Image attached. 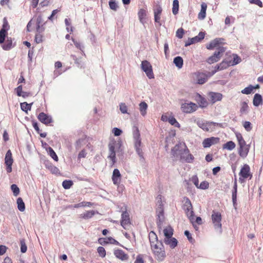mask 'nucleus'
Here are the masks:
<instances>
[{
    "instance_id": "46",
    "label": "nucleus",
    "mask_w": 263,
    "mask_h": 263,
    "mask_svg": "<svg viewBox=\"0 0 263 263\" xmlns=\"http://www.w3.org/2000/svg\"><path fill=\"white\" fill-rule=\"evenodd\" d=\"M253 90V86L250 85L249 86L246 87L241 90V93L243 94L249 95L250 94Z\"/></svg>"
},
{
    "instance_id": "28",
    "label": "nucleus",
    "mask_w": 263,
    "mask_h": 263,
    "mask_svg": "<svg viewBox=\"0 0 263 263\" xmlns=\"http://www.w3.org/2000/svg\"><path fill=\"white\" fill-rule=\"evenodd\" d=\"M45 166L49 170L52 174H57L59 173V168L55 166L54 165H52L49 162H47L45 163Z\"/></svg>"
},
{
    "instance_id": "41",
    "label": "nucleus",
    "mask_w": 263,
    "mask_h": 263,
    "mask_svg": "<svg viewBox=\"0 0 263 263\" xmlns=\"http://www.w3.org/2000/svg\"><path fill=\"white\" fill-rule=\"evenodd\" d=\"M231 61L223 60L219 65L221 68V70H223L227 68L228 67L231 66Z\"/></svg>"
},
{
    "instance_id": "14",
    "label": "nucleus",
    "mask_w": 263,
    "mask_h": 263,
    "mask_svg": "<svg viewBox=\"0 0 263 263\" xmlns=\"http://www.w3.org/2000/svg\"><path fill=\"white\" fill-rule=\"evenodd\" d=\"M130 223L129 215L127 211H124L121 215V225L124 229H126V226Z\"/></svg>"
},
{
    "instance_id": "4",
    "label": "nucleus",
    "mask_w": 263,
    "mask_h": 263,
    "mask_svg": "<svg viewBox=\"0 0 263 263\" xmlns=\"http://www.w3.org/2000/svg\"><path fill=\"white\" fill-rule=\"evenodd\" d=\"M226 48L222 46H219L217 50L214 53V54L210 57L207 59V62L210 64H213L218 62L222 56V54L224 52Z\"/></svg>"
},
{
    "instance_id": "10",
    "label": "nucleus",
    "mask_w": 263,
    "mask_h": 263,
    "mask_svg": "<svg viewBox=\"0 0 263 263\" xmlns=\"http://www.w3.org/2000/svg\"><path fill=\"white\" fill-rule=\"evenodd\" d=\"M37 119L40 122L45 125H48L53 122L52 117L43 112L39 114Z\"/></svg>"
},
{
    "instance_id": "43",
    "label": "nucleus",
    "mask_w": 263,
    "mask_h": 263,
    "mask_svg": "<svg viewBox=\"0 0 263 263\" xmlns=\"http://www.w3.org/2000/svg\"><path fill=\"white\" fill-rule=\"evenodd\" d=\"M149 239L150 243H155V241H158V237L156 233L153 232L151 231L149 234Z\"/></svg>"
},
{
    "instance_id": "9",
    "label": "nucleus",
    "mask_w": 263,
    "mask_h": 263,
    "mask_svg": "<svg viewBox=\"0 0 263 263\" xmlns=\"http://www.w3.org/2000/svg\"><path fill=\"white\" fill-rule=\"evenodd\" d=\"M46 22V21H44L41 15H39L36 20V31L43 32L45 30V25Z\"/></svg>"
},
{
    "instance_id": "15",
    "label": "nucleus",
    "mask_w": 263,
    "mask_h": 263,
    "mask_svg": "<svg viewBox=\"0 0 263 263\" xmlns=\"http://www.w3.org/2000/svg\"><path fill=\"white\" fill-rule=\"evenodd\" d=\"M210 100L212 104L220 101L222 98V95L219 92H210L209 93Z\"/></svg>"
},
{
    "instance_id": "61",
    "label": "nucleus",
    "mask_w": 263,
    "mask_h": 263,
    "mask_svg": "<svg viewBox=\"0 0 263 263\" xmlns=\"http://www.w3.org/2000/svg\"><path fill=\"white\" fill-rule=\"evenodd\" d=\"M243 126L245 129L248 132H250L252 128L251 126V123L249 121H245L243 123Z\"/></svg>"
},
{
    "instance_id": "45",
    "label": "nucleus",
    "mask_w": 263,
    "mask_h": 263,
    "mask_svg": "<svg viewBox=\"0 0 263 263\" xmlns=\"http://www.w3.org/2000/svg\"><path fill=\"white\" fill-rule=\"evenodd\" d=\"M241 61V58L237 54H233V60L231 65L234 66L239 64Z\"/></svg>"
},
{
    "instance_id": "49",
    "label": "nucleus",
    "mask_w": 263,
    "mask_h": 263,
    "mask_svg": "<svg viewBox=\"0 0 263 263\" xmlns=\"http://www.w3.org/2000/svg\"><path fill=\"white\" fill-rule=\"evenodd\" d=\"M138 17H139V20L140 21V22L141 23H143V19L146 16V12L143 9H141L138 13Z\"/></svg>"
},
{
    "instance_id": "56",
    "label": "nucleus",
    "mask_w": 263,
    "mask_h": 263,
    "mask_svg": "<svg viewBox=\"0 0 263 263\" xmlns=\"http://www.w3.org/2000/svg\"><path fill=\"white\" fill-rule=\"evenodd\" d=\"M203 147L208 148L210 147L212 145L211 140L209 138H205L204 139L202 142Z\"/></svg>"
},
{
    "instance_id": "24",
    "label": "nucleus",
    "mask_w": 263,
    "mask_h": 263,
    "mask_svg": "<svg viewBox=\"0 0 263 263\" xmlns=\"http://www.w3.org/2000/svg\"><path fill=\"white\" fill-rule=\"evenodd\" d=\"M183 210L185 211V213L190 219L191 222L193 224L194 222L195 215L193 209L187 208L183 209Z\"/></svg>"
},
{
    "instance_id": "11",
    "label": "nucleus",
    "mask_w": 263,
    "mask_h": 263,
    "mask_svg": "<svg viewBox=\"0 0 263 263\" xmlns=\"http://www.w3.org/2000/svg\"><path fill=\"white\" fill-rule=\"evenodd\" d=\"M239 146L238 154L239 156L242 158H246L249 152L250 145H247L246 143L245 144H242V145L240 144Z\"/></svg>"
},
{
    "instance_id": "13",
    "label": "nucleus",
    "mask_w": 263,
    "mask_h": 263,
    "mask_svg": "<svg viewBox=\"0 0 263 263\" xmlns=\"http://www.w3.org/2000/svg\"><path fill=\"white\" fill-rule=\"evenodd\" d=\"M250 166L248 164H245L241 168L239 174L244 179H246L249 176H250L251 179L252 176L250 174Z\"/></svg>"
},
{
    "instance_id": "40",
    "label": "nucleus",
    "mask_w": 263,
    "mask_h": 263,
    "mask_svg": "<svg viewBox=\"0 0 263 263\" xmlns=\"http://www.w3.org/2000/svg\"><path fill=\"white\" fill-rule=\"evenodd\" d=\"M199 105L201 107H205L208 105V102L205 98L199 95L198 99L197 100Z\"/></svg>"
},
{
    "instance_id": "33",
    "label": "nucleus",
    "mask_w": 263,
    "mask_h": 263,
    "mask_svg": "<svg viewBox=\"0 0 263 263\" xmlns=\"http://www.w3.org/2000/svg\"><path fill=\"white\" fill-rule=\"evenodd\" d=\"M240 112L241 114H247L249 112V106L246 102H242L241 104Z\"/></svg>"
},
{
    "instance_id": "54",
    "label": "nucleus",
    "mask_w": 263,
    "mask_h": 263,
    "mask_svg": "<svg viewBox=\"0 0 263 263\" xmlns=\"http://www.w3.org/2000/svg\"><path fill=\"white\" fill-rule=\"evenodd\" d=\"M117 146H118V149L117 150L116 152L117 153L118 156H119V157H123V149L121 148V143L119 142L117 144Z\"/></svg>"
},
{
    "instance_id": "42",
    "label": "nucleus",
    "mask_w": 263,
    "mask_h": 263,
    "mask_svg": "<svg viewBox=\"0 0 263 263\" xmlns=\"http://www.w3.org/2000/svg\"><path fill=\"white\" fill-rule=\"evenodd\" d=\"M108 4L110 9L114 11H117L119 7L115 0H109Z\"/></svg>"
},
{
    "instance_id": "64",
    "label": "nucleus",
    "mask_w": 263,
    "mask_h": 263,
    "mask_svg": "<svg viewBox=\"0 0 263 263\" xmlns=\"http://www.w3.org/2000/svg\"><path fill=\"white\" fill-rule=\"evenodd\" d=\"M162 9L161 7L159 5L157 6L156 8L154 9V15H161V14L162 13Z\"/></svg>"
},
{
    "instance_id": "44",
    "label": "nucleus",
    "mask_w": 263,
    "mask_h": 263,
    "mask_svg": "<svg viewBox=\"0 0 263 263\" xmlns=\"http://www.w3.org/2000/svg\"><path fill=\"white\" fill-rule=\"evenodd\" d=\"M10 26L6 17L3 18V24L2 26V28L0 30L1 31L7 32L8 30L9 29Z\"/></svg>"
},
{
    "instance_id": "20",
    "label": "nucleus",
    "mask_w": 263,
    "mask_h": 263,
    "mask_svg": "<svg viewBox=\"0 0 263 263\" xmlns=\"http://www.w3.org/2000/svg\"><path fill=\"white\" fill-rule=\"evenodd\" d=\"M114 253L117 258L121 259V260H127L128 258V255L125 254L123 250L120 249L115 250Z\"/></svg>"
},
{
    "instance_id": "2",
    "label": "nucleus",
    "mask_w": 263,
    "mask_h": 263,
    "mask_svg": "<svg viewBox=\"0 0 263 263\" xmlns=\"http://www.w3.org/2000/svg\"><path fill=\"white\" fill-rule=\"evenodd\" d=\"M133 138L134 140V147L136 153L140 158V161L143 162L144 158L143 152L141 147V140L140 139V134L138 127L135 126L133 127Z\"/></svg>"
},
{
    "instance_id": "37",
    "label": "nucleus",
    "mask_w": 263,
    "mask_h": 263,
    "mask_svg": "<svg viewBox=\"0 0 263 263\" xmlns=\"http://www.w3.org/2000/svg\"><path fill=\"white\" fill-rule=\"evenodd\" d=\"M47 152L49 156L55 161H58L59 160L58 157L54 150L51 147H48Z\"/></svg>"
},
{
    "instance_id": "53",
    "label": "nucleus",
    "mask_w": 263,
    "mask_h": 263,
    "mask_svg": "<svg viewBox=\"0 0 263 263\" xmlns=\"http://www.w3.org/2000/svg\"><path fill=\"white\" fill-rule=\"evenodd\" d=\"M196 37L195 36L192 38H189L188 41L185 42V46L187 47L192 44H195L196 43H198Z\"/></svg>"
},
{
    "instance_id": "52",
    "label": "nucleus",
    "mask_w": 263,
    "mask_h": 263,
    "mask_svg": "<svg viewBox=\"0 0 263 263\" xmlns=\"http://www.w3.org/2000/svg\"><path fill=\"white\" fill-rule=\"evenodd\" d=\"M97 252L99 256L102 258H104L106 256V251L103 247H99L97 249Z\"/></svg>"
},
{
    "instance_id": "21",
    "label": "nucleus",
    "mask_w": 263,
    "mask_h": 263,
    "mask_svg": "<svg viewBox=\"0 0 263 263\" xmlns=\"http://www.w3.org/2000/svg\"><path fill=\"white\" fill-rule=\"evenodd\" d=\"M196 76L197 82L199 84H204L208 80L206 75L203 72L196 73Z\"/></svg>"
},
{
    "instance_id": "31",
    "label": "nucleus",
    "mask_w": 263,
    "mask_h": 263,
    "mask_svg": "<svg viewBox=\"0 0 263 263\" xmlns=\"http://www.w3.org/2000/svg\"><path fill=\"white\" fill-rule=\"evenodd\" d=\"M17 208L21 212H24L25 210V203L21 197H19L16 200Z\"/></svg>"
},
{
    "instance_id": "6",
    "label": "nucleus",
    "mask_w": 263,
    "mask_h": 263,
    "mask_svg": "<svg viewBox=\"0 0 263 263\" xmlns=\"http://www.w3.org/2000/svg\"><path fill=\"white\" fill-rule=\"evenodd\" d=\"M141 69L149 79L154 78L152 66L148 61L144 60L142 62Z\"/></svg>"
},
{
    "instance_id": "63",
    "label": "nucleus",
    "mask_w": 263,
    "mask_h": 263,
    "mask_svg": "<svg viewBox=\"0 0 263 263\" xmlns=\"http://www.w3.org/2000/svg\"><path fill=\"white\" fill-rule=\"evenodd\" d=\"M236 137L238 142V145L245 144V143H246L241 134H239L236 135Z\"/></svg>"
},
{
    "instance_id": "3",
    "label": "nucleus",
    "mask_w": 263,
    "mask_h": 263,
    "mask_svg": "<svg viewBox=\"0 0 263 263\" xmlns=\"http://www.w3.org/2000/svg\"><path fill=\"white\" fill-rule=\"evenodd\" d=\"M156 213L157 227L159 230H161L163 222L164 220V210L163 204L161 200L159 202V204L157 206Z\"/></svg>"
},
{
    "instance_id": "22",
    "label": "nucleus",
    "mask_w": 263,
    "mask_h": 263,
    "mask_svg": "<svg viewBox=\"0 0 263 263\" xmlns=\"http://www.w3.org/2000/svg\"><path fill=\"white\" fill-rule=\"evenodd\" d=\"M108 146L109 151V155L108 157L114 163L116 162V151L115 150V146L114 143H109Z\"/></svg>"
},
{
    "instance_id": "34",
    "label": "nucleus",
    "mask_w": 263,
    "mask_h": 263,
    "mask_svg": "<svg viewBox=\"0 0 263 263\" xmlns=\"http://www.w3.org/2000/svg\"><path fill=\"white\" fill-rule=\"evenodd\" d=\"M184 203L182 206V209H185L187 208L193 209V206L190 199L187 197H184Z\"/></svg>"
},
{
    "instance_id": "62",
    "label": "nucleus",
    "mask_w": 263,
    "mask_h": 263,
    "mask_svg": "<svg viewBox=\"0 0 263 263\" xmlns=\"http://www.w3.org/2000/svg\"><path fill=\"white\" fill-rule=\"evenodd\" d=\"M191 181L194 184L196 187H198L199 180L197 175H194L192 177Z\"/></svg>"
},
{
    "instance_id": "25",
    "label": "nucleus",
    "mask_w": 263,
    "mask_h": 263,
    "mask_svg": "<svg viewBox=\"0 0 263 263\" xmlns=\"http://www.w3.org/2000/svg\"><path fill=\"white\" fill-rule=\"evenodd\" d=\"M262 102V97L261 95L259 93H256L255 94L253 100V104L254 106L257 107L260 104H261Z\"/></svg>"
},
{
    "instance_id": "60",
    "label": "nucleus",
    "mask_w": 263,
    "mask_h": 263,
    "mask_svg": "<svg viewBox=\"0 0 263 263\" xmlns=\"http://www.w3.org/2000/svg\"><path fill=\"white\" fill-rule=\"evenodd\" d=\"M7 32L0 30V44L4 43Z\"/></svg>"
},
{
    "instance_id": "1",
    "label": "nucleus",
    "mask_w": 263,
    "mask_h": 263,
    "mask_svg": "<svg viewBox=\"0 0 263 263\" xmlns=\"http://www.w3.org/2000/svg\"><path fill=\"white\" fill-rule=\"evenodd\" d=\"M171 155L174 158L179 155L182 162L192 163L194 159L184 143H179L173 147L171 149Z\"/></svg>"
},
{
    "instance_id": "48",
    "label": "nucleus",
    "mask_w": 263,
    "mask_h": 263,
    "mask_svg": "<svg viewBox=\"0 0 263 263\" xmlns=\"http://www.w3.org/2000/svg\"><path fill=\"white\" fill-rule=\"evenodd\" d=\"M168 121L172 125H174V126L177 127L180 126L179 123L177 122L176 119L174 117H170L168 118Z\"/></svg>"
},
{
    "instance_id": "30",
    "label": "nucleus",
    "mask_w": 263,
    "mask_h": 263,
    "mask_svg": "<svg viewBox=\"0 0 263 263\" xmlns=\"http://www.w3.org/2000/svg\"><path fill=\"white\" fill-rule=\"evenodd\" d=\"M173 228L170 226L165 228L163 230L165 238H171L173 235Z\"/></svg>"
},
{
    "instance_id": "47",
    "label": "nucleus",
    "mask_w": 263,
    "mask_h": 263,
    "mask_svg": "<svg viewBox=\"0 0 263 263\" xmlns=\"http://www.w3.org/2000/svg\"><path fill=\"white\" fill-rule=\"evenodd\" d=\"M11 189L13 193L14 196H16L20 193V189L17 185L13 184L11 185Z\"/></svg>"
},
{
    "instance_id": "38",
    "label": "nucleus",
    "mask_w": 263,
    "mask_h": 263,
    "mask_svg": "<svg viewBox=\"0 0 263 263\" xmlns=\"http://www.w3.org/2000/svg\"><path fill=\"white\" fill-rule=\"evenodd\" d=\"M179 1L178 0H174L173 2L172 12L174 15H176L179 11Z\"/></svg>"
},
{
    "instance_id": "26",
    "label": "nucleus",
    "mask_w": 263,
    "mask_h": 263,
    "mask_svg": "<svg viewBox=\"0 0 263 263\" xmlns=\"http://www.w3.org/2000/svg\"><path fill=\"white\" fill-rule=\"evenodd\" d=\"M148 105L145 102H142L139 104L140 112L142 116H145L147 114Z\"/></svg>"
},
{
    "instance_id": "18",
    "label": "nucleus",
    "mask_w": 263,
    "mask_h": 263,
    "mask_svg": "<svg viewBox=\"0 0 263 263\" xmlns=\"http://www.w3.org/2000/svg\"><path fill=\"white\" fill-rule=\"evenodd\" d=\"M121 177L119 170L117 168L114 169L112 176V180L114 184L116 185L118 184L120 182Z\"/></svg>"
},
{
    "instance_id": "58",
    "label": "nucleus",
    "mask_w": 263,
    "mask_h": 263,
    "mask_svg": "<svg viewBox=\"0 0 263 263\" xmlns=\"http://www.w3.org/2000/svg\"><path fill=\"white\" fill-rule=\"evenodd\" d=\"M184 33V29L182 28H179L176 33V36L179 39H182Z\"/></svg>"
},
{
    "instance_id": "39",
    "label": "nucleus",
    "mask_w": 263,
    "mask_h": 263,
    "mask_svg": "<svg viewBox=\"0 0 263 263\" xmlns=\"http://www.w3.org/2000/svg\"><path fill=\"white\" fill-rule=\"evenodd\" d=\"M73 184V182L71 180H65L62 182V186L64 189H69Z\"/></svg>"
},
{
    "instance_id": "59",
    "label": "nucleus",
    "mask_w": 263,
    "mask_h": 263,
    "mask_svg": "<svg viewBox=\"0 0 263 263\" xmlns=\"http://www.w3.org/2000/svg\"><path fill=\"white\" fill-rule=\"evenodd\" d=\"M84 142V139H79L75 143V147L77 150H79L80 149L82 145L83 142Z\"/></svg>"
},
{
    "instance_id": "19",
    "label": "nucleus",
    "mask_w": 263,
    "mask_h": 263,
    "mask_svg": "<svg viewBox=\"0 0 263 263\" xmlns=\"http://www.w3.org/2000/svg\"><path fill=\"white\" fill-rule=\"evenodd\" d=\"M164 242L168 245L171 248H175L178 245V240L174 237H172L171 238H165L164 239Z\"/></svg>"
},
{
    "instance_id": "16",
    "label": "nucleus",
    "mask_w": 263,
    "mask_h": 263,
    "mask_svg": "<svg viewBox=\"0 0 263 263\" xmlns=\"http://www.w3.org/2000/svg\"><path fill=\"white\" fill-rule=\"evenodd\" d=\"M237 180L235 179L234 185L233 187V190L232 191V199L233 202V204L235 209H236L237 206Z\"/></svg>"
},
{
    "instance_id": "29",
    "label": "nucleus",
    "mask_w": 263,
    "mask_h": 263,
    "mask_svg": "<svg viewBox=\"0 0 263 263\" xmlns=\"http://www.w3.org/2000/svg\"><path fill=\"white\" fill-rule=\"evenodd\" d=\"M173 63L177 67H178V68H181L183 66V60L182 57L180 56H177L174 58L173 60Z\"/></svg>"
},
{
    "instance_id": "12",
    "label": "nucleus",
    "mask_w": 263,
    "mask_h": 263,
    "mask_svg": "<svg viewBox=\"0 0 263 263\" xmlns=\"http://www.w3.org/2000/svg\"><path fill=\"white\" fill-rule=\"evenodd\" d=\"M160 246L162 248L158 250H154V253L157 256V259L162 261L165 257V253L162 242H160Z\"/></svg>"
},
{
    "instance_id": "36",
    "label": "nucleus",
    "mask_w": 263,
    "mask_h": 263,
    "mask_svg": "<svg viewBox=\"0 0 263 263\" xmlns=\"http://www.w3.org/2000/svg\"><path fill=\"white\" fill-rule=\"evenodd\" d=\"M12 47V42L11 38H7L6 42L3 45L2 47L5 50H10Z\"/></svg>"
},
{
    "instance_id": "17",
    "label": "nucleus",
    "mask_w": 263,
    "mask_h": 263,
    "mask_svg": "<svg viewBox=\"0 0 263 263\" xmlns=\"http://www.w3.org/2000/svg\"><path fill=\"white\" fill-rule=\"evenodd\" d=\"M224 41L223 38H216L212 40L210 44L206 46L208 49L212 50L222 43Z\"/></svg>"
},
{
    "instance_id": "50",
    "label": "nucleus",
    "mask_w": 263,
    "mask_h": 263,
    "mask_svg": "<svg viewBox=\"0 0 263 263\" xmlns=\"http://www.w3.org/2000/svg\"><path fill=\"white\" fill-rule=\"evenodd\" d=\"M42 33V32H36V33L35 34L34 41L37 44L41 43L43 42V35Z\"/></svg>"
},
{
    "instance_id": "35",
    "label": "nucleus",
    "mask_w": 263,
    "mask_h": 263,
    "mask_svg": "<svg viewBox=\"0 0 263 263\" xmlns=\"http://www.w3.org/2000/svg\"><path fill=\"white\" fill-rule=\"evenodd\" d=\"M235 143L234 142H233L232 141H230L227 142L223 145V148L229 151H231L235 147Z\"/></svg>"
},
{
    "instance_id": "51",
    "label": "nucleus",
    "mask_w": 263,
    "mask_h": 263,
    "mask_svg": "<svg viewBox=\"0 0 263 263\" xmlns=\"http://www.w3.org/2000/svg\"><path fill=\"white\" fill-rule=\"evenodd\" d=\"M209 187V182L206 181H202L199 185L198 184V187H197V188L200 189L201 190H206V189H208Z\"/></svg>"
},
{
    "instance_id": "57",
    "label": "nucleus",
    "mask_w": 263,
    "mask_h": 263,
    "mask_svg": "<svg viewBox=\"0 0 263 263\" xmlns=\"http://www.w3.org/2000/svg\"><path fill=\"white\" fill-rule=\"evenodd\" d=\"M120 110L122 114H128L127 112V107L124 103L120 104Z\"/></svg>"
},
{
    "instance_id": "55",
    "label": "nucleus",
    "mask_w": 263,
    "mask_h": 263,
    "mask_svg": "<svg viewBox=\"0 0 263 263\" xmlns=\"http://www.w3.org/2000/svg\"><path fill=\"white\" fill-rule=\"evenodd\" d=\"M21 244V251L22 253H24L27 251V247L25 243L24 239H22L20 241Z\"/></svg>"
},
{
    "instance_id": "27",
    "label": "nucleus",
    "mask_w": 263,
    "mask_h": 263,
    "mask_svg": "<svg viewBox=\"0 0 263 263\" xmlns=\"http://www.w3.org/2000/svg\"><path fill=\"white\" fill-rule=\"evenodd\" d=\"M13 160L12 157V154L10 150H8L6 154L5 163L6 165H12Z\"/></svg>"
},
{
    "instance_id": "8",
    "label": "nucleus",
    "mask_w": 263,
    "mask_h": 263,
    "mask_svg": "<svg viewBox=\"0 0 263 263\" xmlns=\"http://www.w3.org/2000/svg\"><path fill=\"white\" fill-rule=\"evenodd\" d=\"M195 122L200 128L205 131H209L216 124L213 122H204V121L199 119L196 120Z\"/></svg>"
},
{
    "instance_id": "7",
    "label": "nucleus",
    "mask_w": 263,
    "mask_h": 263,
    "mask_svg": "<svg viewBox=\"0 0 263 263\" xmlns=\"http://www.w3.org/2000/svg\"><path fill=\"white\" fill-rule=\"evenodd\" d=\"M197 108V105L193 102L184 103L181 105L182 111L187 114L192 113L196 111Z\"/></svg>"
},
{
    "instance_id": "32",
    "label": "nucleus",
    "mask_w": 263,
    "mask_h": 263,
    "mask_svg": "<svg viewBox=\"0 0 263 263\" xmlns=\"http://www.w3.org/2000/svg\"><path fill=\"white\" fill-rule=\"evenodd\" d=\"M33 104V103H27V102H25L23 103H21V109L25 111V112H27L28 110H30L31 109L32 105Z\"/></svg>"
},
{
    "instance_id": "5",
    "label": "nucleus",
    "mask_w": 263,
    "mask_h": 263,
    "mask_svg": "<svg viewBox=\"0 0 263 263\" xmlns=\"http://www.w3.org/2000/svg\"><path fill=\"white\" fill-rule=\"evenodd\" d=\"M221 215L219 212H216L215 211H213L212 214V222L214 224L215 229L219 230L220 233L222 232V226L221 223Z\"/></svg>"
},
{
    "instance_id": "23",
    "label": "nucleus",
    "mask_w": 263,
    "mask_h": 263,
    "mask_svg": "<svg viewBox=\"0 0 263 263\" xmlns=\"http://www.w3.org/2000/svg\"><path fill=\"white\" fill-rule=\"evenodd\" d=\"M98 212L97 211L90 210L88 211L86 213L81 214L80 215V218L84 219H89L92 218L95 214H98Z\"/></svg>"
}]
</instances>
